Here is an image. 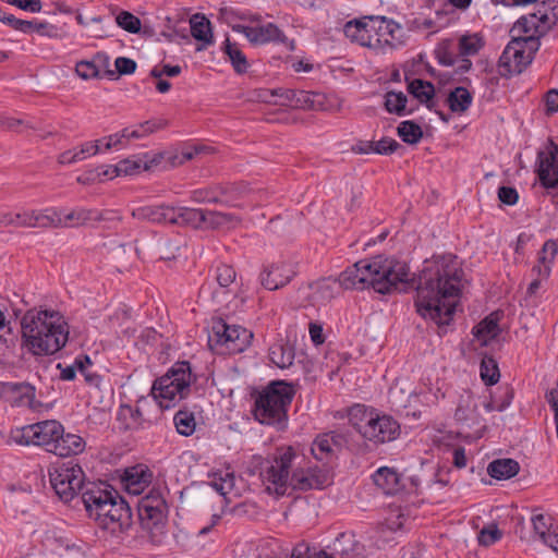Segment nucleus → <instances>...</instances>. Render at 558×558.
<instances>
[{
	"label": "nucleus",
	"mask_w": 558,
	"mask_h": 558,
	"mask_svg": "<svg viewBox=\"0 0 558 558\" xmlns=\"http://www.w3.org/2000/svg\"><path fill=\"white\" fill-rule=\"evenodd\" d=\"M110 486L100 483H89L82 493V501L88 513V517L95 520L96 515L101 512V507L112 497H118V493L114 489H109Z\"/></svg>",
	"instance_id": "nucleus-14"
},
{
	"label": "nucleus",
	"mask_w": 558,
	"mask_h": 558,
	"mask_svg": "<svg viewBox=\"0 0 558 558\" xmlns=\"http://www.w3.org/2000/svg\"><path fill=\"white\" fill-rule=\"evenodd\" d=\"M191 199L198 204H203V203L222 204V197H221L217 186L194 190L191 193Z\"/></svg>",
	"instance_id": "nucleus-44"
},
{
	"label": "nucleus",
	"mask_w": 558,
	"mask_h": 558,
	"mask_svg": "<svg viewBox=\"0 0 558 558\" xmlns=\"http://www.w3.org/2000/svg\"><path fill=\"white\" fill-rule=\"evenodd\" d=\"M240 216L230 213H221L215 210L205 211V225L211 229L235 228L241 223Z\"/></svg>",
	"instance_id": "nucleus-29"
},
{
	"label": "nucleus",
	"mask_w": 558,
	"mask_h": 558,
	"mask_svg": "<svg viewBox=\"0 0 558 558\" xmlns=\"http://www.w3.org/2000/svg\"><path fill=\"white\" fill-rule=\"evenodd\" d=\"M41 543L48 553L58 557H62V551L70 548L61 537H56L52 533H46Z\"/></svg>",
	"instance_id": "nucleus-47"
},
{
	"label": "nucleus",
	"mask_w": 558,
	"mask_h": 558,
	"mask_svg": "<svg viewBox=\"0 0 558 558\" xmlns=\"http://www.w3.org/2000/svg\"><path fill=\"white\" fill-rule=\"evenodd\" d=\"M293 398L291 387L274 383L255 401L254 416L262 424L275 425L278 429L287 426V409Z\"/></svg>",
	"instance_id": "nucleus-6"
},
{
	"label": "nucleus",
	"mask_w": 558,
	"mask_h": 558,
	"mask_svg": "<svg viewBox=\"0 0 558 558\" xmlns=\"http://www.w3.org/2000/svg\"><path fill=\"white\" fill-rule=\"evenodd\" d=\"M75 71L84 80L99 76V69L90 61H80L76 63Z\"/></svg>",
	"instance_id": "nucleus-54"
},
{
	"label": "nucleus",
	"mask_w": 558,
	"mask_h": 558,
	"mask_svg": "<svg viewBox=\"0 0 558 558\" xmlns=\"http://www.w3.org/2000/svg\"><path fill=\"white\" fill-rule=\"evenodd\" d=\"M558 22V1L548 0L538 4L536 12L521 16L511 27V40L499 58L501 76L522 73L541 47L539 39Z\"/></svg>",
	"instance_id": "nucleus-2"
},
{
	"label": "nucleus",
	"mask_w": 558,
	"mask_h": 558,
	"mask_svg": "<svg viewBox=\"0 0 558 558\" xmlns=\"http://www.w3.org/2000/svg\"><path fill=\"white\" fill-rule=\"evenodd\" d=\"M116 23L122 29L137 34L141 31V20L129 11L120 12L116 17Z\"/></svg>",
	"instance_id": "nucleus-46"
},
{
	"label": "nucleus",
	"mask_w": 558,
	"mask_h": 558,
	"mask_svg": "<svg viewBox=\"0 0 558 558\" xmlns=\"http://www.w3.org/2000/svg\"><path fill=\"white\" fill-rule=\"evenodd\" d=\"M546 112L553 114L558 111V89H550L545 95Z\"/></svg>",
	"instance_id": "nucleus-64"
},
{
	"label": "nucleus",
	"mask_w": 558,
	"mask_h": 558,
	"mask_svg": "<svg viewBox=\"0 0 558 558\" xmlns=\"http://www.w3.org/2000/svg\"><path fill=\"white\" fill-rule=\"evenodd\" d=\"M173 421L179 434L183 436H191L195 432L196 422L193 412L180 410L174 415Z\"/></svg>",
	"instance_id": "nucleus-37"
},
{
	"label": "nucleus",
	"mask_w": 558,
	"mask_h": 558,
	"mask_svg": "<svg viewBox=\"0 0 558 558\" xmlns=\"http://www.w3.org/2000/svg\"><path fill=\"white\" fill-rule=\"evenodd\" d=\"M316 460L323 461L332 452V438L329 434L318 436L311 448Z\"/></svg>",
	"instance_id": "nucleus-43"
},
{
	"label": "nucleus",
	"mask_w": 558,
	"mask_h": 558,
	"mask_svg": "<svg viewBox=\"0 0 558 558\" xmlns=\"http://www.w3.org/2000/svg\"><path fill=\"white\" fill-rule=\"evenodd\" d=\"M447 104L452 112H465L472 104V95L465 87H456L448 95Z\"/></svg>",
	"instance_id": "nucleus-33"
},
{
	"label": "nucleus",
	"mask_w": 558,
	"mask_h": 558,
	"mask_svg": "<svg viewBox=\"0 0 558 558\" xmlns=\"http://www.w3.org/2000/svg\"><path fill=\"white\" fill-rule=\"evenodd\" d=\"M498 198L505 205H514L519 199V194L515 189L510 186H501L498 190Z\"/></svg>",
	"instance_id": "nucleus-60"
},
{
	"label": "nucleus",
	"mask_w": 558,
	"mask_h": 558,
	"mask_svg": "<svg viewBox=\"0 0 558 558\" xmlns=\"http://www.w3.org/2000/svg\"><path fill=\"white\" fill-rule=\"evenodd\" d=\"M234 29L243 33L252 44L283 43L287 39L284 34L272 23L256 27L238 25Z\"/></svg>",
	"instance_id": "nucleus-17"
},
{
	"label": "nucleus",
	"mask_w": 558,
	"mask_h": 558,
	"mask_svg": "<svg viewBox=\"0 0 558 558\" xmlns=\"http://www.w3.org/2000/svg\"><path fill=\"white\" fill-rule=\"evenodd\" d=\"M399 146L400 144L392 138H383L376 143L373 142V151L387 155L396 151Z\"/></svg>",
	"instance_id": "nucleus-56"
},
{
	"label": "nucleus",
	"mask_w": 558,
	"mask_h": 558,
	"mask_svg": "<svg viewBox=\"0 0 558 558\" xmlns=\"http://www.w3.org/2000/svg\"><path fill=\"white\" fill-rule=\"evenodd\" d=\"M296 275L295 265L287 260H277L263 266L259 272L260 284L275 291L287 286Z\"/></svg>",
	"instance_id": "nucleus-12"
},
{
	"label": "nucleus",
	"mask_w": 558,
	"mask_h": 558,
	"mask_svg": "<svg viewBox=\"0 0 558 558\" xmlns=\"http://www.w3.org/2000/svg\"><path fill=\"white\" fill-rule=\"evenodd\" d=\"M236 271L231 265L220 264L216 268V281L222 288L229 287L234 282Z\"/></svg>",
	"instance_id": "nucleus-50"
},
{
	"label": "nucleus",
	"mask_w": 558,
	"mask_h": 558,
	"mask_svg": "<svg viewBox=\"0 0 558 558\" xmlns=\"http://www.w3.org/2000/svg\"><path fill=\"white\" fill-rule=\"evenodd\" d=\"M142 167L143 166L140 160H131L129 158L118 162V171H120V175H133L137 173Z\"/></svg>",
	"instance_id": "nucleus-58"
},
{
	"label": "nucleus",
	"mask_w": 558,
	"mask_h": 558,
	"mask_svg": "<svg viewBox=\"0 0 558 558\" xmlns=\"http://www.w3.org/2000/svg\"><path fill=\"white\" fill-rule=\"evenodd\" d=\"M132 523V512L129 504L119 495L113 497L110 513L102 523L101 529L108 530L112 534H118L129 530Z\"/></svg>",
	"instance_id": "nucleus-15"
},
{
	"label": "nucleus",
	"mask_w": 558,
	"mask_h": 558,
	"mask_svg": "<svg viewBox=\"0 0 558 558\" xmlns=\"http://www.w3.org/2000/svg\"><path fill=\"white\" fill-rule=\"evenodd\" d=\"M205 211L206 210L190 207H173L174 219L172 225L199 228L205 223Z\"/></svg>",
	"instance_id": "nucleus-26"
},
{
	"label": "nucleus",
	"mask_w": 558,
	"mask_h": 558,
	"mask_svg": "<svg viewBox=\"0 0 558 558\" xmlns=\"http://www.w3.org/2000/svg\"><path fill=\"white\" fill-rule=\"evenodd\" d=\"M373 15H365L361 19L351 20L345 23L343 32L347 38L363 47L374 48L378 40L372 41L374 25H371Z\"/></svg>",
	"instance_id": "nucleus-16"
},
{
	"label": "nucleus",
	"mask_w": 558,
	"mask_h": 558,
	"mask_svg": "<svg viewBox=\"0 0 558 558\" xmlns=\"http://www.w3.org/2000/svg\"><path fill=\"white\" fill-rule=\"evenodd\" d=\"M398 135L404 143L416 144L423 137V131L418 124L413 121H403L398 126Z\"/></svg>",
	"instance_id": "nucleus-38"
},
{
	"label": "nucleus",
	"mask_w": 558,
	"mask_h": 558,
	"mask_svg": "<svg viewBox=\"0 0 558 558\" xmlns=\"http://www.w3.org/2000/svg\"><path fill=\"white\" fill-rule=\"evenodd\" d=\"M17 342V335L13 332L11 323L7 320L4 313L0 310V352L12 350Z\"/></svg>",
	"instance_id": "nucleus-35"
},
{
	"label": "nucleus",
	"mask_w": 558,
	"mask_h": 558,
	"mask_svg": "<svg viewBox=\"0 0 558 558\" xmlns=\"http://www.w3.org/2000/svg\"><path fill=\"white\" fill-rule=\"evenodd\" d=\"M36 221L40 228H60L68 226V223L63 222L59 214L54 210H51L50 213L49 210L46 213L38 211Z\"/></svg>",
	"instance_id": "nucleus-49"
},
{
	"label": "nucleus",
	"mask_w": 558,
	"mask_h": 558,
	"mask_svg": "<svg viewBox=\"0 0 558 558\" xmlns=\"http://www.w3.org/2000/svg\"><path fill=\"white\" fill-rule=\"evenodd\" d=\"M3 391L7 393L19 395L20 402L28 405L29 408L34 407L35 399V388L27 383H7L2 385Z\"/></svg>",
	"instance_id": "nucleus-34"
},
{
	"label": "nucleus",
	"mask_w": 558,
	"mask_h": 558,
	"mask_svg": "<svg viewBox=\"0 0 558 558\" xmlns=\"http://www.w3.org/2000/svg\"><path fill=\"white\" fill-rule=\"evenodd\" d=\"M217 189L222 197V204L238 208L243 207L239 201L247 197L253 192L251 185L245 182L217 185Z\"/></svg>",
	"instance_id": "nucleus-22"
},
{
	"label": "nucleus",
	"mask_w": 558,
	"mask_h": 558,
	"mask_svg": "<svg viewBox=\"0 0 558 558\" xmlns=\"http://www.w3.org/2000/svg\"><path fill=\"white\" fill-rule=\"evenodd\" d=\"M520 471L518 461L505 458L492 461L487 466V473L495 480H509Z\"/></svg>",
	"instance_id": "nucleus-25"
},
{
	"label": "nucleus",
	"mask_w": 558,
	"mask_h": 558,
	"mask_svg": "<svg viewBox=\"0 0 558 558\" xmlns=\"http://www.w3.org/2000/svg\"><path fill=\"white\" fill-rule=\"evenodd\" d=\"M407 101L408 98L402 92H388L385 95V108L390 113L404 114Z\"/></svg>",
	"instance_id": "nucleus-41"
},
{
	"label": "nucleus",
	"mask_w": 558,
	"mask_h": 558,
	"mask_svg": "<svg viewBox=\"0 0 558 558\" xmlns=\"http://www.w3.org/2000/svg\"><path fill=\"white\" fill-rule=\"evenodd\" d=\"M269 359L277 367L288 368L293 364L294 349L289 343H275L269 348Z\"/></svg>",
	"instance_id": "nucleus-28"
},
{
	"label": "nucleus",
	"mask_w": 558,
	"mask_h": 558,
	"mask_svg": "<svg viewBox=\"0 0 558 558\" xmlns=\"http://www.w3.org/2000/svg\"><path fill=\"white\" fill-rule=\"evenodd\" d=\"M168 505L160 490L151 488L137 501V517L144 530L153 531L165 524Z\"/></svg>",
	"instance_id": "nucleus-11"
},
{
	"label": "nucleus",
	"mask_w": 558,
	"mask_h": 558,
	"mask_svg": "<svg viewBox=\"0 0 558 558\" xmlns=\"http://www.w3.org/2000/svg\"><path fill=\"white\" fill-rule=\"evenodd\" d=\"M22 345L33 355H52L68 342L69 328L58 312L28 310L21 319Z\"/></svg>",
	"instance_id": "nucleus-3"
},
{
	"label": "nucleus",
	"mask_w": 558,
	"mask_h": 558,
	"mask_svg": "<svg viewBox=\"0 0 558 558\" xmlns=\"http://www.w3.org/2000/svg\"><path fill=\"white\" fill-rule=\"evenodd\" d=\"M153 474L144 465H135L124 471L123 482L129 494L140 495L151 481Z\"/></svg>",
	"instance_id": "nucleus-18"
},
{
	"label": "nucleus",
	"mask_w": 558,
	"mask_h": 558,
	"mask_svg": "<svg viewBox=\"0 0 558 558\" xmlns=\"http://www.w3.org/2000/svg\"><path fill=\"white\" fill-rule=\"evenodd\" d=\"M318 96L317 94H312L305 90H295V96L292 101V108L299 109H316V101L314 97Z\"/></svg>",
	"instance_id": "nucleus-51"
},
{
	"label": "nucleus",
	"mask_w": 558,
	"mask_h": 558,
	"mask_svg": "<svg viewBox=\"0 0 558 558\" xmlns=\"http://www.w3.org/2000/svg\"><path fill=\"white\" fill-rule=\"evenodd\" d=\"M371 25H374V29L372 33V41H376L377 39H379L377 45L374 46L373 49L385 50L386 47H388L389 49H393L397 47V43H393L388 38L389 32H391V29H400V26L397 23H395L391 20H388L385 16L373 15Z\"/></svg>",
	"instance_id": "nucleus-19"
},
{
	"label": "nucleus",
	"mask_w": 558,
	"mask_h": 558,
	"mask_svg": "<svg viewBox=\"0 0 558 558\" xmlns=\"http://www.w3.org/2000/svg\"><path fill=\"white\" fill-rule=\"evenodd\" d=\"M349 422L365 440L375 445L395 440L400 432L399 424L391 416H380L363 405L350 410Z\"/></svg>",
	"instance_id": "nucleus-7"
},
{
	"label": "nucleus",
	"mask_w": 558,
	"mask_h": 558,
	"mask_svg": "<svg viewBox=\"0 0 558 558\" xmlns=\"http://www.w3.org/2000/svg\"><path fill=\"white\" fill-rule=\"evenodd\" d=\"M132 216L142 220L170 225L174 219L173 207L166 205L140 207L133 210Z\"/></svg>",
	"instance_id": "nucleus-23"
},
{
	"label": "nucleus",
	"mask_w": 558,
	"mask_h": 558,
	"mask_svg": "<svg viewBox=\"0 0 558 558\" xmlns=\"http://www.w3.org/2000/svg\"><path fill=\"white\" fill-rule=\"evenodd\" d=\"M481 377L483 381L488 385H495L500 378V373L496 360L490 356H485L481 363Z\"/></svg>",
	"instance_id": "nucleus-39"
},
{
	"label": "nucleus",
	"mask_w": 558,
	"mask_h": 558,
	"mask_svg": "<svg viewBox=\"0 0 558 558\" xmlns=\"http://www.w3.org/2000/svg\"><path fill=\"white\" fill-rule=\"evenodd\" d=\"M191 34L192 36L198 40L203 41L206 45L213 44V29L210 21L201 13L194 14L190 19Z\"/></svg>",
	"instance_id": "nucleus-27"
},
{
	"label": "nucleus",
	"mask_w": 558,
	"mask_h": 558,
	"mask_svg": "<svg viewBox=\"0 0 558 558\" xmlns=\"http://www.w3.org/2000/svg\"><path fill=\"white\" fill-rule=\"evenodd\" d=\"M3 23L12 26L16 31H21L23 33H31L33 29V22L25 21L14 17L13 15L3 16Z\"/></svg>",
	"instance_id": "nucleus-62"
},
{
	"label": "nucleus",
	"mask_w": 558,
	"mask_h": 558,
	"mask_svg": "<svg viewBox=\"0 0 558 558\" xmlns=\"http://www.w3.org/2000/svg\"><path fill=\"white\" fill-rule=\"evenodd\" d=\"M116 69L119 74L128 75L132 74L136 70V62L130 58L119 57L114 61Z\"/></svg>",
	"instance_id": "nucleus-59"
},
{
	"label": "nucleus",
	"mask_w": 558,
	"mask_h": 558,
	"mask_svg": "<svg viewBox=\"0 0 558 558\" xmlns=\"http://www.w3.org/2000/svg\"><path fill=\"white\" fill-rule=\"evenodd\" d=\"M252 338L253 333L247 329L236 325L230 326L218 318L213 322L208 344L213 350L221 345L226 347L230 353H240L250 345Z\"/></svg>",
	"instance_id": "nucleus-8"
},
{
	"label": "nucleus",
	"mask_w": 558,
	"mask_h": 558,
	"mask_svg": "<svg viewBox=\"0 0 558 558\" xmlns=\"http://www.w3.org/2000/svg\"><path fill=\"white\" fill-rule=\"evenodd\" d=\"M101 141H92L82 144L78 148H74L76 156L80 161L87 158V156H94L100 151Z\"/></svg>",
	"instance_id": "nucleus-55"
},
{
	"label": "nucleus",
	"mask_w": 558,
	"mask_h": 558,
	"mask_svg": "<svg viewBox=\"0 0 558 558\" xmlns=\"http://www.w3.org/2000/svg\"><path fill=\"white\" fill-rule=\"evenodd\" d=\"M93 211L89 209H77L73 210L65 216V223L68 221L76 220L78 223H85L88 220L94 219Z\"/></svg>",
	"instance_id": "nucleus-63"
},
{
	"label": "nucleus",
	"mask_w": 558,
	"mask_h": 558,
	"mask_svg": "<svg viewBox=\"0 0 558 558\" xmlns=\"http://www.w3.org/2000/svg\"><path fill=\"white\" fill-rule=\"evenodd\" d=\"M294 452L291 447L281 450L272 462L260 473L266 489L269 493L283 495L287 486H291L298 490L324 489L331 485L332 480L327 470L318 466L308 468L307 470H295L292 475L289 471L292 465Z\"/></svg>",
	"instance_id": "nucleus-4"
},
{
	"label": "nucleus",
	"mask_w": 558,
	"mask_h": 558,
	"mask_svg": "<svg viewBox=\"0 0 558 558\" xmlns=\"http://www.w3.org/2000/svg\"><path fill=\"white\" fill-rule=\"evenodd\" d=\"M63 432V426L54 421H43L17 429L13 439L20 445L44 446L51 452L54 440Z\"/></svg>",
	"instance_id": "nucleus-10"
},
{
	"label": "nucleus",
	"mask_w": 558,
	"mask_h": 558,
	"mask_svg": "<svg viewBox=\"0 0 558 558\" xmlns=\"http://www.w3.org/2000/svg\"><path fill=\"white\" fill-rule=\"evenodd\" d=\"M484 43L477 34L463 35L459 40V51L461 56L476 54L483 47Z\"/></svg>",
	"instance_id": "nucleus-42"
},
{
	"label": "nucleus",
	"mask_w": 558,
	"mask_h": 558,
	"mask_svg": "<svg viewBox=\"0 0 558 558\" xmlns=\"http://www.w3.org/2000/svg\"><path fill=\"white\" fill-rule=\"evenodd\" d=\"M537 174L542 185L554 189L558 185V145L548 141L544 150L537 154Z\"/></svg>",
	"instance_id": "nucleus-13"
},
{
	"label": "nucleus",
	"mask_w": 558,
	"mask_h": 558,
	"mask_svg": "<svg viewBox=\"0 0 558 558\" xmlns=\"http://www.w3.org/2000/svg\"><path fill=\"white\" fill-rule=\"evenodd\" d=\"M501 531L497 527L496 524H492L487 527H483L477 536V541L480 545L490 546L497 541L501 538Z\"/></svg>",
	"instance_id": "nucleus-52"
},
{
	"label": "nucleus",
	"mask_w": 558,
	"mask_h": 558,
	"mask_svg": "<svg viewBox=\"0 0 558 558\" xmlns=\"http://www.w3.org/2000/svg\"><path fill=\"white\" fill-rule=\"evenodd\" d=\"M50 484L64 502L71 501L83 489L84 472L78 464L62 463L49 471Z\"/></svg>",
	"instance_id": "nucleus-9"
},
{
	"label": "nucleus",
	"mask_w": 558,
	"mask_h": 558,
	"mask_svg": "<svg viewBox=\"0 0 558 558\" xmlns=\"http://www.w3.org/2000/svg\"><path fill=\"white\" fill-rule=\"evenodd\" d=\"M225 51L228 54L232 63V66L234 68V71L236 73L243 74L247 72L248 62L246 60V57L243 54V52L235 44H232L230 43L229 39H227Z\"/></svg>",
	"instance_id": "nucleus-36"
},
{
	"label": "nucleus",
	"mask_w": 558,
	"mask_h": 558,
	"mask_svg": "<svg viewBox=\"0 0 558 558\" xmlns=\"http://www.w3.org/2000/svg\"><path fill=\"white\" fill-rule=\"evenodd\" d=\"M498 326V315L493 313L485 317L473 328V336L481 341L482 345H487L488 342L495 339L500 333Z\"/></svg>",
	"instance_id": "nucleus-24"
},
{
	"label": "nucleus",
	"mask_w": 558,
	"mask_h": 558,
	"mask_svg": "<svg viewBox=\"0 0 558 558\" xmlns=\"http://www.w3.org/2000/svg\"><path fill=\"white\" fill-rule=\"evenodd\" d=\"M191 383L190 363L178 362L166 375L154 381L151 396L161 409H170L189 396Z\"/></svg>",
	"instance_id": "nucleus-5"
},
{
	"label": "nucleus",
	"mask_w": 558,
	"mask_h": 558,
	"mask_svg": "<svg viewBox=\"0 0 558 558\" xmlns=\"http://www.w3.org/2000/svg\"><path fill=\"white\" fill-rule=\"evenodd\" d=\"M454 417L458 422H461L469 427L480 423L481 414L478 412V404L471 392H465L460 396Z\"/></svg>",
	"instance_id": "nucleus-20"
},
{
	"label": "nucleus",
	"mask_w": 558,
	"mask_h": 558,
	"mask_svg": "<svg viewBox=\"0 0 558 558\" xmlns=\"http://www.w3.org/2000/svg\"><path fill=\"white\" fill-rule=\"evenodd\" d=\"M533 529L535 533L539 536V538L546 544V538L548 537V526L543 514H537L532 518Z\"/></svg>",
	"instance_id": "nucleus-61"
},
{
	"label": "nucleus",
	"mask_w": 558,
	"mask_h": 558,
	"mask_svg": "<svg viewBox=\"0 0 558 558\" xmlns=\"http://www.w3.org/2000/svg\"><path fill=\"white\" fill-rule=\"evenodd\" d=\"M558 253V242L556 240H547L542 250L538 253L537 264L543 267H549L551 269V265Z\"/></svg>",
	"instance_id": "nucleus-45"
},
{
	"label": "nucleus",
	"mask_w": 558,
	"mask_h": 558,
	"mask_svg": "<svg viewBox=\"0 0 558 558\" xmlns=\"http://www.w3.org/2000/svg\"><path fill=\"white\" fill-rule=\"evenodd\" d=\"M461 272L451 254L426 260L420 274L411 278L405 263L377 256L372 262H356L340 274L338 282L344 289H364L367 284L381 294L414 289L416 312L445 330L456 312Z\"/></svg>",
	"instance_id": "nucleus-1"
},
{
	"label": "nucleus",
	"mask_w": 558,
	"mask_h": 558,
	"mask_svg": "<svg viewBox=\"0 0 558 558\" xmlns=\"http://www.w3.org/2000/svg\"><path fill=\"white\" fill-rule=\"evenodd\" d=\"M90 364V359L87 355L84 356V360H76L74 365H69L63 368L61 367V364H58V368H61L60 378L63 380H73L75 378L76 371L78 369L82 374H84L87 381H92L93 377L85 372L86 365Z\"/></svg>",
	"instance_id": "nucleus-40"
},
{
	"label": "nucleus",
	"mask_w": 558,
	"mask_h": 558,
	"mask_svg": "<svg viewBox=\"0 0 558 558\" xmlns=\"http://www.w3.org/2000/svg\"><path fill=\"white\" fill-rule=\"evenodd\" d=\"M85 446L86 442L81 436L64 434L63 430L54 440L51 452L59 457L76 456L84 451Z\"/></svg>",
	"instance_id": "nucleus-21"
},
{
	"label": "nucleus",
	"mask_w": 558,
	"mask_h": 558,
	"mask_svg": "<svg viewBox=\"0 0 558 558\" xmlns=\"http://www.w3.org/2000/svg\"><path fill=\"white\" fill-rule=\"evenodd\" d=\"M291 558H333L327 555L325 551H320L319 554H315L314 556L310 555V546L305 543H299L294 546Z\"/></svg>",
	"instance_id": "nucleus-57"
},
{
	"label": "nucleus",
	"mask_w": 558,
	"mask_h": 558,
	"mask_svg": "<svg viewBox=\"0 0 558 558\" xmlns=\"http://www.w3.org/2000/svg\"><path fill=\"white\" fill-rule=\"evenodd\" d=\"M452 41L449 39H445L438 45L435 52L440 64L446 66H451L454 64V56L450 51Z\"/></svg>",
	"instance_id": "nucleus-53"
},
{
	"label": "nucleus",
	"mask_w": 558,
	"mask_h": 558,
	"mask_svg": "<svg viewBox=\"0 0 558 558\" xmlns=\"http://www.w3.org/2000/svg\"><path fill=\"white\" fill-rule=\"evenodd\" d=\"M165 125H166V123H163V122H157L154 120L145 121L143 123L137 124L134 129H131L129 138H132V140L143 138V137L154 133L156 130L163 128Z\"/></svg>",
	"instance_id": "nucleus-48"
},
{
	"label": "nucleus",
	"mask_w": 558,
	"mask_h": 558,
	"mask_svg": "<svg viewBox=\"0 0 558 558\" xmlns=\"http://www.w3.org/2000/svg\"><path fill=\"white\" fill-rule=\"evenodd\" d=\"M209 477L210 481L205 484L222 496L230 494L234 488L235 476L234 473L229 470L215 472L209 475Z\"/></svg>",
	"instance_id": "nucleus-30"
},
{
	"label": "nucleus",
	"mask_w": 558,
	"mask_h": 558,
	"mask_svg": "<svg viewBox=\"0 0 558 558\" xmlns=\"http://www.w3.org/2000/svg\"><path fill=\"white\" fill-rule=\"evenodd\" d=\"M408 90L420 102L425 104L428 109L433 108V97L435 95V87L430 82L415 78L408 85Z\"/></svg>",
	"instance_id": "nucleus-32"
},
{
	"label": "nucleus",
	"mask_w": 558,
	"mask_h": 558,
	"mask_svg": "<svg viewBox=\"0 0 558 558\" xmlns=\"http://www.w3.org/2000/svg\"><path fill=\"white\" fill-rule=\"evenodd\" d=\"M374 483L384 490L385 494H393L398 490L399 475L390 468L378 469L373 475Z\"/></svg>",
	"instance_id": "nucleus-31"
}]
</instances>
